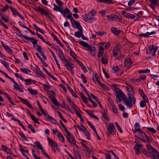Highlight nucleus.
I'll use <instances>...</instances> for the list:
<instances>
[{"mask_svg": "<svg viewBox=\"0 0 159 159\" xmlns=\"http://www.w3.org/2000/svg\"><path fill=\"white\" fill-rule=\"evenodd\" d=\"M0 62L6 68L8 67V63L7 62L2 60H1Z\"/></svg>", "mask_w": 159, "mask_h": 159, "instance_id": "60", "label": "nucleus"}, {"mask_svg": "<svg viewBox=\"0 0 159 159\" xmlns=\"http://www.w3.org/2000/svg\"><path fill=\"white\" fill-rule=\"evenodd\" d=\"M35 144L36 145L37 147L40 149V150H41L43 148L42 147V146L40 144V143L38 141H36L35 143Z\"/></svg>", "mask_w": 159, "mask_h": 159, "instance_id": "45", "label": "nucleus"}, {"mask_svg": "<svg viewBox=\"0 0 159 159\" xmlns=\"http://www.w3.org/2000/svg\"><path fill=\"white\" fill-rule=\"evenodd\" d=\"M28 91L32 94H36L38 93V92L36 90L33 89L31 88L28 89Z\"/></svg>", "mask_w": 159, "mask_h": 159, "instance_id": "36", "label": "nucleus"}, {"mask_svg": "<svg viewBox=\"0 0 159 159\" xmlns=\"http://www.w3.org/2000/svg\"><path fill=\"white\" fill-rule=\"evenodd\" d=\"M114 125L112 123H110L108 125L107 129L108 131H109L111 133V134H115V131L114 129Z\"/></svg>", "mask_w": 159, "mask_h": 159, "instance_id": "8", "label": "nucleus"}, {"mask_svg": "<svg viewBox=\"0 0 159 159\" xmlns=\"http://www.w3.org/2000/svg\"><path fill=\"white\" fill-rule=\"evenodd\" d=\"M142 145L140 144H136L134 147L135 150V153L139 155L140 152V148L142 147Z\"/></svg>", "mask_w": 159, "mask_h": 159, "instance_id": "7", "label": "nucleus"}, {"mask_svg": "<svg viewBox=\"0 0 159 159\" xmlns=\"http://www.w3.org/2000/svg\"><path fill=\"white\" fill-rule=\"evenodd\" d=\"M87 22L90 23L92 22H93L95 20V19L90 17V16L88 15H87Z\"/></svg>", "mask_w": 159, "mask_h": 159, "instance_id": "32", "label": "nucleus"}, {"mask_svg": "<svg viewBox=\"0 0 159 159\" xmlns=\"http://www.w3.org/2000/svg\"><path fill=\"white\" fill-rule=\"evenodd\" d=\"M34 48L40 53L43 52V49L38 44L34 47Z\"/></svg>", "mask_w": 159, "mask_h": 159, "instance_id": "19", "label": "nucleus"}, {"mask_svg": "<svg viewBox=\"0 0 159 159\" xmlns=\"http://www.w3.org/2000/svg\"><path fill=\"white\" fill-rule=\"evenodd\" d=\"M39 11L42 16H44L46 13L48 11L46 10L45 9L43 8L40 7L39 9Z\"/></svg>", "mask_w": 159, "mask_h": 159, "instance_id": "18", "label": "nucleus"}, {"mask_svg": "<svg viewBox=\"0 0 159 159\" xmlns=\"http://www.w3.org/2000/svg\"><path fill=\"white\" fill-rule=\"evenodd\" d=\"M13 27L15 33L17 34V35L20 36H21L22 37V35L18 29L15 26H13Z\"/></svg>", "mask_w": 159, "mask_h": 159, "instance_id": "24", "label": "nucleus"}, {"mask_svg": "<svg viewBox=\"0 0 159 159\" xmlns=\"http://www.w3.org/2000/svg\"><path fill=\"white\" fill-rule=\"evenodd\" d=\"M65 66L66 67L68 70L73 69L74 67V65L70 62L67 64H66Z\"/></svg>", "mask_w": 159, "mask_h": 159, "instance_id": "20", "label": "nucleus"}, {"mask_svg": "<svg viewBox=\"0 0 159 159\" xmlns=\"http://www.w3.org/2000/svg\"><path fill=\"white\" fill-rule=\"evenodd\" d=\"M80 76L81 78L83 80V82L84 84L86 83L87 82V80L86 76L83 74H81Z\"/></svg>", "mask_w": 159, "mask_h": 159, "instance_id": "40", "label": "nucleus"}, {"mask_svg": "<svg viewBox=\"0 0 159 159\" xmlns=\"http://www.w3.org/2000/svg\"><path fill=\"white\" fill-rule=\"evenodd\" d=\"M90 95L93 98L96 102L101 107H102V106L101 102L99 101L96 97L92 93H91Z\"/></svg>", "mask_w": 159, "mask_h": 159, "instance_id": "26", "label": "nucleus"}, {"mask_svg": "<svg viewBox=\"0 0 159 159\" xmlns=\"http://www.w3.org/2000/svg\"><path fill=\"white\" fill-rule=\"evenodd\" d=\"M18 98L21 100L23 103L26 105L29 108H31L32 107L31 105L26 100L20 97H18Z\"/></svg>", "mask_w": 159, "mask_h": 159, "instance_id": "12", "label": "nucleus"}, {"mask_svg": "<svg viewBox=\"0 0 159 159\" xmlns=\"http://www.w3.org/2000/svg\"><path fill=\"white\" fill-rule=\"evenodd\" d=\"M119 107L120 109L122 111L124 112L125 108L122 104H120L119 105Z\"/></svg>", "mask_w": 159, "mask_h": 159, "instance_id": "64", "label": "nucleus"}, {"mask_svg": "<svg viewBox=\"0 0 159 159\" xmlns=\"http://www.w3.org/2000/svg\"><path fill=\"white\" fill-rule=\"evenodd\" d=\"M152 152L155 153V155H156L157 157H158L159 156V153L158 152L156 149H155L154 148H152Z\"/></svg>", "mask_w": 159, "mask_h": 159, "instance_id": "56", "label": "nucleus"}, {"mask_svg": "<svg viewBox=\"0 0 159 159\" xmlns=\"http://www.w3.org/2000/svg\"><path fill=\"white\" fill-rule=\"evenodd\" d=\"M112 71L115 73L119 70V67L117 66H115L112 69Z\"/></svg>", "mask_w": 159, "mask_h": 159, "instance_id": "63", "label": "nucleus"}, {"mask_svg": "<svg viewBox=\"0 0 159 159\" xmlns=\"http://www.w3.org/2000/svg\"><path fill=\"white\" fill-rule=\"evenodd\" d=\"M31 118L34 123H37L38 124H40L36 118L33 115L32 116H31Z\"/></svg>", "mask_w": 159, "mask_h": 159, "instance_id": "41", "label": "nucleus"}, {"mask_svg": "<svg viewBox=\"0 0 159 159\" xmlns=\"http://www.w3.org/2000/svg\"><path fill=\"white\" fill-rule=\"evenodd\" d=\"M70 55L72 56L74 58H76V57L77 56L76 54L75 53L73 52L71 48L70 49Z\"/></svg>", "mask_w": 159, "mask_h": 159, "instance_id": "53", "label": "nucleus"}, {"mask_svg": "<svg viewBox=\"0 0 159 159\" xmlns=\"http://www.w3.org/2000/svg\"><path fill=\"white\" fill-rule=\"evenodd\" d=\"M66 138L68 141L70 143L75 145L78 148L77 146L75 144V140L72 134L70 136H67Z\"/></svg>", "mask_w": 159, "mask_h": 159, "instance_id": "4", "label": "nucleus"}, {"mask_svg": "<svg viewBox=\"0 0 159 159\" xmlns=\"http://www.w3.org/2000/svg\"><path fill=\"white\" fill-rule=\"evenodd\" d=\"M66 85L67 87L69 90L70 92L72 95L73 96H74L75 98H77V96L75 95V94L74 93L73 90L67 84H66Z\"/></svg>", "mask_w": 159, "mask_h": 159, "instance_id": "35", "label": "nucleus"}, {"mask_svg": "<svg viewBox=\"0 0 159 159\" xmlns=\"http://www.w3.org/2000/svg\"><path fill=\"white\" fill-rule=\"evenodd\" d=\"M74 21V24L73 25H75L76 28H77L79 30H83L82 26L79 22H76V21Z\"/></svg>", "mask_w": 159, "mask_h": 159, "instance_id": "25", "label": "nucleus"}, {"mask_svg": "<svg viewBox=\"0 0 159 159\" xmlns=\"http://www.w3.org/2000/svg\"><path fill=\"white\" fill-rule=\"evenodd\" d=\"M84 150L86 156L88 157H89L90 156V149L89 148H87V149H84Z\"/></svg>", "mask_w": 159, "mask_h": 159, "instance_id": "30", "label": "nucleus"}, {"mask_svg": "<svg viewBox=\"0 0 159 159\" xmlns=\"http://www.w3.org/2000/svg\"><path fill=\"white\" fill-rule=\"evenodd\" d=\"M87 48H89V50L90 51L93 52L95 50V48L94 47H92L90 46L89 44L87 47Z\"/></svg>", "mask_w": 159, "mask_h": 159, "instance_id": "48", "label": "nucleus"}, {"mask_svg": "<svg viewBox=\"0 0 159 159\" xmlns=\"http://www.w3.org/2000/svg\"><path fill=\"white\" fill-rule=\"evenodd\" d=\"M21 71L25 74H28L31 72L29 69L26 68H21L20 69Z\"/></svg>", "mask_w": 159, "mask_h": 159, "instance_id": "29", "label": "nucleus"}, {"mask_svg": "<svg viewBox=\"0 0 159 159\" xmlns=\"http://www.w3.org/2000/svg\"><path fill=\"white\" fill-rule=\"evenodd\" d=\"M150 70L149 69H146L144 70H141L139 71V72L140 73H148L150 72Z\"/></svg>", "mask_w": 159, "mask_h": 159, "instance_id": "46", "label": "nucleus"}, {"mask_svg": "<svg viewBox=\"0 0 159 159\" xmlns=\"http://www.w3.org/2000/svg\"><path fill=\"white\" fill-rule=\"evenodd\" d=\"M96 13L95 10L93 9L89 12V13L91 15L92 17H93L95 15Z\"/></svg>", "mask_w": 159, "mask_h": 159, "instance_id": "54", "label": "nucleus"}, {"mask_svg": "<svg viewBox=\"0 0 159 159\" xmlns=\"http://www.w3.org/2000/svg\"><path fill=\"white\" fill-rule=\"evenodd\" d=\"M127 90L129 91L128 98L120 89L116 92V98L119 99V102L121 101L122 99L127 107L129 108H131L132 107L133 104H135L136 100L134 96V93L132 89L128 88Z\"/></svg>", "mask_w": 159, "mask_h": 159, "instance_id": "1", "label": "nucleus"}, {"mask_svg": "<svg viewBox=\"0 0 159 159\" xmlns=\"http://www.w3.org/2000/svg\"><path fill=\"white\" fill-rule=\"evenodd\" d=\"M139 126L140 125L137 122L135 123L134 125V127L135 130L138 132L141 131Z\"/></svg>", "mask_w": 159, "mask_h": 159, "instance_id": "28", "label": "nucleus"}, {"mask_svg": "<svg viewBox=\"0 0 159 159\" xmlns=\"http://www.w3.org/2000/svg\"><path fill=\"white\" fill-rule=\"evenodd\" d=\"M156 33L155 31H152L151 32H147L145 34H139V35L140 37H143L146 38H148V35H154L156 34Z\"/></svg>", "mask_w": 159, "mask_h": 159, "instance_id": "11", "label": "nucleus"}, {"mask_svg": "<svg viewBox=\"0 0 159 159\" xmlns=\"http://www.w3.org/2000/svg\"><path fill=\"white\" fill-rule=\"evenodd\" d=\"M154 47V45H152L150 46L148 48V49L147 50V54H151L152 53V51H153V48Z\"/></svg>", "mask_w": 159, "mask_h": 159, "instance_id": "34", "label": "nucleus"}, {"mask_svg": "<svg viewBox=\"0 0 159 159\" xmlns=\"http://www.w3.org/2000/svg\"><path fill=\"white\" fill-rule=\"evenodd\" d=\"M56 2L57 3L59 6H62L63 4V2L61 1L60 0H55Z\"/></svg>", "mask_w": 159, "mask_h": 159, "instance_id": "61", "label": "nucleus"}, {"mask_svg": "<svg viewBox=\"0 0 159 159\" xmlns=\"http://www.w3.org/2000/svg\"><path fill=\"white\" fill-rule=\"evenodd\" d=\"M33 26L34 27V28H35V29H36V30L37 31H38L42 33L43 34H44V32L42 31V30L40 28H39V27H38L36 24H33Z\"/></svg>", "mask_w": 159, "mask_h": 159, "instance_id": "37", "label": "nucleus"}, {"mask_svg": "<svg viewBox=\"0 0 159 159\" xmlns=\"http://www.w3.org/2000/svg\"><path fill=\"white\" fill-rule=\"evenodd\" d=\"M111 30L112 32L116 35H119L123 33L121 30H118L117 28L112 27L111 28Z\"/></svg>", "mask_w": 159, "mask_h": 159, "instance_id": "6", "label": "nucleus"}, {"mask_svg": "<svg viewBox=\"0 0 159 159\" xmlns=\"http://www.w3.org/2000/svg\"><path fill=\"white\" fill-rule=\"evenodd\" d=\"M121 48V46L120 45L118 44L115 47L113 50L114 51H119Z\"/></svg>", "mask_w": 159, "mask_h": 159, "instance_id": "42", "label": "nucleus"}, {"mask_svg": "<svg viewBox=\"0 0 159 159\" xmlns=\"http://www.w3.org/2000/svg\"><path fill=\"white\" fill-rule=\"evenodd\" d=\"M1 44L7 52L9 53L12 52L11 49L8 45L4 44L2 42H1Z\"/></svg>", "mask_w": 159, "mask_h": 159, "instance_id": "13", "label": "nucleus"}, {"mask_svg": "<svg viewBox=\"0 0 159 159\" xmlns=\"http://www.w3.org/2000/svg\"><path fill=\"white\" fill-rule=\"evenodd\" d=\"M125 17L129 19H134L135 17V16L132 15L131 14L127 13L125 15Z\"/></svg>", "mask_w": 159, "mask_h": 159, "instance_id": "31", "label": "nucleus"}, {"mask_svg": "<svg viewBox=\"0 0 159 159\" xmlns=\"http://www.w3.org/2000/svg\"><path fill=\"white\" fill-rule=\"evenodd\" d=\"M104 48L102 46H100L99 48V51L98 56L99 57H102L103 53Z\"/></svg>", "mask_w": 159, "mask_h": 159, "instance_id": "17", "label": "nucleus"}, {"mask_svg": "<svg viewBox=\"0 0 159 159\" xmlns=\"http://www.w3.org/2000/svg\"><path fill=\"white\" fill-rule=\"evenodd\" d=\"M100 44H102L103 46H104V47L106 48H108L110 46V44L108 42L106 43V42H102Z\"/></svg>", "mask_w": 159, "mask_h": 159, "instance_id": "39", "label": "nucleus"}, {"mask_svg": "<svg viewBox=\"0 0 159 159\" xmlns=\"http://www.w3.org/2000/svg\"><path fill=\"white\" fill-rule=\"evenodd\" d=\"M101 62L102 64H107L108 62V59L106 56H104L101 58Z\"/></svg>", "mask_w": 159, "mask_h": 159, "instance_id": "22", "label": "nucleus"}, {"mask_svg": "<svg viewBox=\"0 0 159 159\" xmlns=\"http://www.w3.org/2000/svg\"><path fill=\"white\" fill-rule=\"evenodd\" d=\"M111 107H112V110L115 113H117V109L116 108V107L114 106L113 103L111 104Z\"/></svg>", "mask_w": 159, "mask_h": 159, "instance_id": "43", "label": "nucleus"}, {"mask_svg": "<svg viewBox=\"0 0 159 159\" xmlns=\"http://www.w3.org/2000/svg\"><path fill=\"white\" fill-rule=\"evenodd\" d=\"M51 93V99L54 98L56 97V93H54V91L52 90H51L50 91Z\"/></svg>", "mask_w": 159, "mask_h": 159, "instance_id": "49", "label": "nucleus"}, {"mask_svg": "<svg viewBox=\"0 0 159 159\" xmlns=\"http://www.w3.org/2000/svg\"><path fill=\"white\" fill-rule=\"evenodd\" d=\"M140 107L142 108H143L146 105V103L145 101H141L140 102Z\"/></svg>", "mask_w": 159, "mask_h": 159, "instance_id": "55", "label": "nucleus"}, {"mask_svg": "<svg viewBox=\"0 0 159 159\" xmlns=\"http://www.w3.org/2000/svg\"><path fill=\"white\" fill-rule=\"evenodd\" d=\"M147 129L148 130H149L152 133H154V134H155L156 132V130L153 128H151L150 127H148L147 128Z\"/></svg>", "mask_w": 159, "mask_h": 159, "instance_id": "57", "label": "nucleus"}, {"mask_svg": "<svg viewBox=\"0 0 159 159\" xmlns=\"http://www.w3.org/2000/svg\"><path fill=\"white\" fill-rule=\"evenodd\" d=\"M51 100L52 101V102L56 106H61V107H62V106H61V105H60L59 103L57 100L55 98L53 99H51Z\"/></svg>", "mask_w": 159, "mask_h": 159, "instance_id": "27", "label": "nucleus"}, {"mask_svg": "<svg viewBox=\"0 0 159 159\" xmlns=\"http://www.w3.org/2000/svg\"><path fill=\"white\" fill-rule=\"evenodd\" d=\"M157 49L158 47L154 45V47L153 48V52L152 54L153 56H154L156 55V52Z\"/></svg>", "mask_w": 159, "mask_h": 159, "instance_id": "47", "label": "nucleus"}, {"mask_svg": "<svg viewBox=\"0 0 159 159\" xmlns=\"http://www.w3.org/2000/svg\"><path fill=\"white\" fill-rule=\"evenodd\" d=\"M138 133L140 135L142 138H146V139H142L141 138L136 137L140 140L145 143H147L148 144L151 143L152 142V139L148 136L145 133L142 131H140Z\"/></svg>", "mask_w": 159, "mask_h": 159, "instance_id": "2", "label": "nucleus"}, {"mask_svg": "<svg viewBox=\"0 0 159 159\" xmlns=\"http://www.w3.org/2000/svg\"><path fill=\"white\" fill-rule=\"evenodd\" d=\"M9 6L8 5H7L6 6L4 7L2 9L1 11L3 12H5L7 10L9 9Z\"/></svg>", "mask_w": 159, "mask_h": 159, "instance_id": "59", "label": "nucleus"}, {"mask_svg": "<svg viewBox=\"0 0 159 159\" xmlns=\"http://www.w3.org/2000/svg\"><path fill=\"white\" fill-rule=\"evenodd\" d=\"M132 64L131 60L130 58H128L126 59L124 62V66L127 68H129Z\"/></svg>", "mask_w": 159, "mask_h": 159, "instance_id": "5", "label": "nucleus"}, {"mask_svg": "<svg viewBox=\"0 0 159 159\" xmlns=\"http://www.w3.org/2000/svg\"><path fill=\"white\" fill-rule=\"evenodd\" d=\"M70 105L75 111L77 110V106H76L73 102H71Z\"/></svg>", "mask_w": 159, "mask_h": 159, "instance_id": "50", "label": "nucleus"}, {"mask_svg": "<svg viewBox=\"0 0 159 159\" xmlns=\"http://www.w3.org/2000/svg\"><path fill=\"white\" fill-rule=\"evenodd\" d=\"M19 135L20 136L23 140H27V138L24 135L23 132H22V131H20L19 132Z\"/></svg>", "mask_w": 159, "mask_h": 159, "instance_id": "33", "label": "nucleus"}, {"mask_svg": "<svg viewBox=\"0 0 159 159\" xmlns=\"http://www.w3.org/2000/svg\"><path fill=\"white\" fill-rule=\"evenodd\" d=\"M111 17L112 18V20H114L118 22L122 20V19L120 16H119L115 14H112V16Z\"/></svg>", "mask_w": 159, "mask_h": 159, "instance_id": "16", "label": "nucleus"}, {"mask_svg": "<svg viewBox=\"0 0 159 159\" xmlns=\"http://www.w3.org/2000/svg\"><path fill=\"white\" fill-rule=\"evenodd\" d=\"M112 87L113 90L115 91V92L118 91L120 89H118L117 87V85L115 84H113Z\"/></svg>", "mask_w": 159, "mask_h": 159, "instance_id": "44", "label": "nucleus"}, {"mask_svg": "<svg viewBox=\"0 0 159 159\" xmlns=\"http://www.w3.org/2000/svg\"><path fill=\"white\" fill-rule=\"evenodd\" d=\"M89 100L90 101V102L92 103L94 107H97V104L94 101H93L92 99L90 97H89Z\"/></svg>", "mask_w": 159, "mask_h": 159, "instance_id": "51", "label": "nucleus"}, {"mask_svg": "<svg viewBox=\"0 0 159 159\" xmlns=\"http://www.w3.org/2000/svg\"><path fill=\"white\" fill-rule=\"evenodd\" d=\"M22 38L26 40L31 41L33 44L34 47L37 44V40L34 38H30L26 36L23 35H22Z\"/></svg>", "mask_w": 159, "mask_h": 159, "instance_id": "3", "label": "nucleus"}, {"mask_svg": "<svg viewBox=\"0 0 159 159\" xmlns=\"http://www.w3.org/2000/svg\"><path fill=\"white\" fill-rule=\"evenodd\" d=\"M28 127L31 129L32 132L34 134L35 133V130L34 129V127L32 125H31L30 124L28 125Z\"/></svg>", "mask_w": 159, "mask_h": 159, "instance_id": "52", "label": "nucleus"}, {"mask_svg": "<svg viewBox=\"0 0 159 159\" xmlns=\"http://www.w3.org/2000/svg\"><path fill=\"white\" fill-rule=\"evenodd\" d=\"M73 151L74 155L76 158L75 159H81V155L79 151L76 149H75Z\"/></svg>", "mask_w": 159, "mask_h": 159, "instance_id": "15", "label": "nucleus"}, {"mask_svg": "<svg viewBox=\"0 0 159 159\" xmlns=\"http://www.w3.org/2000/svg\"><path fill=\"white\" fill-rule=\"evenodd\" d=\"M41 151L42 152V153L44 155H45L46 157H48V158H50V157L49 156V155L47 154V153L46 152L44 151L43 148L41 150Z\"/></svg>", "mask_w": 159, "mask_h": 159, "instance_id": "58", "label": "nucleus"}, {"mask_svg": "<svg viewBox=\"0 0 159 159\" xmlns=\"http://www.w3.org/2000/svg\"><path fill=\"white\" fill-rule=\"evenodd\" d=\"M49 143L50 144L51 146H54L58 150L59 146L57 143L55 141H53L49 137H47Z\"/></svg>", "mask_w": 159, "mask_h": 159, "instance_id": "9", "label": "nucleus"}, {"mask_svg": "<svg viewBox=\"0 0 159 159\" xmlns=\"http://www.w3.org/2000/svg\"><path fill=\"white\" fill-rule=\"evenodd\" d=\"M59 11L65 17L66 14H69L70 13V10L67 8L65 9L64 10H62L60 9Z\"/></svg>", "mask_w": 159, "mask_h": 159, "instance_id": "14", "label": "nucleus"}, {"mask_svg": "<svg viewBox=\"0 0 159 159\" xmlns=\"http://www.w3.org/2000/svg\"><path fill=\"white\" fill-rule=\"evenodd\" d=\"M79 42L80 43L81 45L84 47L87 48L89 44L83 41H80Z\"/></svg>", "mask_w": 159, "mask_h": 159, "instance_id": "38", "label": "nucleus"}, {"mask_svg": "<svg viewBox=\"0 0 159 159\" xmlns=\"http://www.w3.org/2000/svg\"><path fill=\"white\" fill-rule=\"evenodd\" d=\"M14 84L15 85H13L14 89L19 91L20 92L23 93V90L22 88H21V86L18 85V84L16 82Z\"/></svg>", "mask_w": 159, "mask_h": 159, "instance_id": "10", "label": "nucleus"}, {"mask_svg": "<svg viewBox=\"0 0 159 159\" xmlns=\"http://www.w3.org/2000/svg\"><path fill=\"white\" fill-rule=\"evenodd\" d=\"M83 30H80L79 31H77L75 33V35L78 38H80L82 36L83 33Z\"/></svg>", "mask_w": 159, "mask_h": 159, "instance_id": "21", "label": "nucleus"}, {"mask_svg": "<svg viewBox=\"0 0 159 159\" xmlns=\"http://www.w3.org/2000/svg\"><path fill=\"white\" fill-rule=\"evenodd\" d=\"M93 80L95 82L97 81L98 84V82H100V79L98 77V75L97 74L93 75Z\"/></svg>", "mask_w": 159, "mask_h": 159, "instance_id": "23", "label": "nucleus"}, {"mask_svg": "<svg viewBox=\"0 0 159 159\" xmlns=\"http://www.w3.org/2000/svg\"><path fill=\"white\" fill-rule=\"evenodd\" d=\"M142 149V151L141 152L143 153L144 154L148 156V154L149 153V152H148L146 150L144 149Z\"/></svg>", "mask_w": 159, "mask_h": 159, "instance_id": "62", "label": "nucleus"}]
</instances>
